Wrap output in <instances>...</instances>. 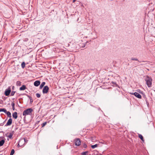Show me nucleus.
<instances>
[{
	"mask_svg": "<svg viewBox=\"0 0 155 155\" xmlns=\"http://www.w3.org/2000/svg\"><path fill=\"white\" fill-rule=\"evenodd\" d=\"M145 80L146 82V84L148 87H151L152 81V79L148 75H147L145 77Z\"/></svg>",
	"mask_w": 155,
	"mask_h": 155,
	"instance_id": "obj_1",
	"label": "nucleus"
},
{
	"mask_svg": "<svg viewBox=\"0 0 155 155\" xmlns=\"http://www.w3.org/2000/svg\"><path fill=\"white\" fill-rule=\"evenodd\" d=\"M32 111L33 110L31 108L27 109L23 111V116H26L28 115H30Z\"/></svg>",
	"mask_w": 155,
	"mask_h": 155,
	"instance_id": "obj_2",
	"label": "nucleus"
},
{
	"mask_svg": "<svg viewBox=\"0 0 155 155\" xmlns=\"http://www.w3.org/2000/svg\"><path fill=\"white\" fill-rule=\"evenodd\" d=\"M11 87H9L7 89H6L5 92V96H8L9 95L11 92Z\"/></svg>",
	"mask_w": 155,
	"mask_h": 155,
	"instance_id": "obj_3",
	"label": "nucleus"
},
{
	"mask_svg": "<svg viewBox=\"0 0 155 155\" xmlns=\"http://www.w3.org/2000/svg\"><path fill=\"white\" fill-rule=\"evenodd\" d=\"M49 88L48 86H45L43 89L42 92L43 94L47 93L48 91Z\"/></svg>",
	"mask_w": 155,
	"mask_h": 155,
	"instance_id": "obj_4",
	"label": "nucleus"
},
{
	"mask_svg": "<svg viewBox=\"0 0 155 155\" xmlns=\"http://www.w3.org/2000/svg\"><path fill=\"white\" fill-rule=\"evenodd\" d=\"M130 94H132V95H135V97H137L138 98H139L140 99L141 98V95L138 93L135 92L134 93H131Z\"/></svg>",
	"mask_w": 155,
	"mask_h": 155,
	"instance_id": "obj_5",
	"label": "nucleus"
},
{
	"mask_svg": "<svg viewBox=\"0 0 155 155\" xmlns=\"http://www.w3.org/2000/svg\"><path fill=\"white\" fill-rule=\"evenodd\" d=\"M75 145L77 146H79L81 144V141L79 138L75 140Z\"/></svg>",
	"mask_w": 155,
	"mask_h": 155,
	"instance_id": "obj_6",
	"label": "nucleus"
},
{
	"mask_svg": "<svg viewBox=\"0 0 155 155\" xmlns=\"http://www.w3.org/2000/svg\"><path fill=\"white\" fill-rule=\"evenodd\" d=\"M12 120L11 118H9L6 124L5 125V126H10L12 124Z\"/></svg>",
	"mask_w": 155,
	"mask_h": 155,
	"instance_id": "obj_7",
	"label": "nucleus"
},
{
	"mask_svg": "<svg viewBox=\"0 0 155 155\" xmlns=\"http://www.w3.org/2000/svg\"><path fill=\"white\" fill-rule=\"evenodd\" d=\"M40 84V81H37L34 82V85L35 86L37 87Z\"/></svg>",
	"mask_w": 155,
	"mask_h": 155,
	"instance_id": "obj_8",
	"label": "nucleus"
},
{
	"mask_svg": "<svg viewBox=\"0 0 155 155\" xmlns=\"http://www.w3.org/2000/svg\"><path fill=\"white\" fill-rule=\"evenodd\" d=\"M12 117L15 119H16L18 117L17 113L15 112L12 114Z\"/></svg>",
	"mask_w": 155,
	"mask_h": 155,
	"instance_id": "obj_9",
	"label": "nucleus"
},
{
	"mask_svg": "<svg viewBox=\"0 0 155 155\" xmlns=\"http://www.w3.org/2000/svg\"><path fill=\"white\" fill-rule=\"evenodd\" d=\"M90 140H91V141L93 142L96 141L97 140L96 137L94 136L91 137L90 138Z\"/></svg>",
	"mask_w": 155,
	"mask_h": 155,
	"instance_id": "obj_10",
	"label": "nucleus"
},
{
	"mask_svg": "<svg viewBox=\"0 0 155 155\" xmlns=\"http://www.w3.org/2000/svg\"><path fill=\"white\" fill-rule=\"evenodd\" d=\"M26 88V86L25 85H23L20 88L19 90L20 91H23L25 90Z\"/></svg>",
	"mask_w": 155,
	"mask_h": 155,
	"instance_id": "obj_11",
	"label": "nucleus"
},
{
	"mask_svg": "<svg viewBox=\"0 0 155 155\" xmlns=\"http://www.w3.org/2000/svg\"><path fill=\"white\" fill-rule=\"evenodd\" d=\"M24 142V140L23 139H20L19 141V143L20 144V146H22L23 144H25V143L23 144H22Z\"/></svg>",
	"mask_w": 155,
	"mask_h": 155,
	"instance_id": "obj_12",
	"label": "nucleus"
},
{
	"mask_svg": "<svg viewBox=\"0 0 155 155\" xmlns=\"http://www.w3.org/2000/svg\"><path fill=\"white\" fill-rule=\"evenodd\" d=\"M45 82H43L41 83L40 86V89H41L42 88V87H44L45 85Z\"/></svg>",
	"mask_w": 155,
	"mask_h": 155,
	"instance_id": "obj_13",
	"label": "nucleus"
},
{
	"mask_svg": "<svg viewBox=\"0 0 155 155\" xmlns=\"http://www.w3.org/2000/svg\"><path fill=\"white\" fill-rule=\"evenodd\" d=\"M5 113L7 114L8 117L11 118L12 117L11 113L10 112L7 111Z\"/></svg>",
	"mask_w": 155,
	"mask_h": 155,
	"instance_id": "obj_14",
	"label": "nucleus"
},
{
	"mask_svg": "<svg viewBox=\"0 0 155 155\" xmlns=\"http://www.w3.org/2000/svg\"><path fill=\"white\" fill-rule=\"evenodd\" d=\"M5 140H2L0 141V147L3 146Z\"/></svg>",
	"mask_w": 155,
	"mask_h": 155,
	"instance_id": "obj_15",
	"label": "nucleus"
},
{
	"mask_svg": "<svg viewBox=\"0 0 155 155\" xmlns=\"http://www.w3.org/2000/svg\"><path fill=\"white\" fill-rule=\"evenodd\" d=\"M138 137L139 138H140V139L142 140V141H144V140L143 136H142L141 134H139Z\"/></svg>",
	"mask_w": 155,
	"mask_h": 155,
	"instance_id": "obj_16",
	"label": "nucleus"
},
{
	"mask_svg": "<svg viewBox=\"0 0 155 155\" xmlns=\"http://www.w3.org/2000/svg\"><path fill=\"white\" fill-rule=\"evenodd\" d=\"M13 133L14 132H12V133H10L9 135L8 136V137H9L10 139H11L13 135Z\"/></svg>",
	"mask_w": 155,
	"mask_h": 155,
	"instance_id": "obj_17",
	"label": "nucleus"
},
{
	"mask_svg": "<svg viewBox=\"0 0 155 155\" xmlns=\"http://www.w3.org/2000/svg\"><path fill=\"white\" fill-rule=\"evenodd\" d=\"M26 95L29 98V99L30 100V103H31V104L32 103V102H33L32 99V97H31L30 96H29V95H27V94H26Z\"/></svg>",
	"mask_w": 155,
	"mask_h": 155,
	"instance_id": "obj_18",
	"label": "nucleus"
},
{
	"mask_svg": "<svg viewBox=\"0 0 155 155\" xmlns=\"http://www.w3.org/2000/svg\"><path fill=\"white\" fill-rule=\"evenodd\" d=\"M7 111L6 110L5 108H1L0 109V112H3L4 113H5Z\"/></svg>",
	"mask_w": 155,
	"mask_h": 155,
	"instance_id": "obj_19",
	"label": "nucleus"
},
{
	"mask_svg": "<svg viewBox=\"0 0 155 155\" xmlns=\"http://www.w3.org/2000/svg\"><path fill=\"white\" fill-rule=\"evenodd\" d=\"M21 67L22 68H24L25 67V63L24 62H23L21 64Z\"/></svg>",
	"mask_w": 155,
	"mask_h": 155,
	"instance_id": "obj_20",
	"label": "nucleus"
},
{
	"mask_svg": "<svg viewBox=\"0 0 155 155\" xmlns=\"http://www.w3.org/2000/svg\"><path fill=\"white\" fill-rule=\"evenodd\" d=\"M97 146H98V144H96L94 145H92L91 146V147L92 149H94L95 148L97 147Z\"/></svg>",
	"mask_w": 155,
	"mask_h": 155,
	"instance_id": "obj_21",
	"label": "nucleus"
},
{
	"mask_svg": "<svg viewBox=\"0 0 155 155\" xmlns=\"http://www.w3.org/2000/svg\"><path fill=\"white\" fill-rule=\"evenodd\" d=\"M24 140V142L25 143H27L28 141V140L27 139V138H24L23 139Z\"/></svg>",
	"mask_w": 155,
	"mask_h": 155,
	"instance_id": "obj_22",
	"label": "nucleus"
},
{
	"mask_svg": "<svg viewBox=\"0 0 155 155\" xmlns=\"http://www.w3.org/2000/svg\"><path fill=\"white\" fill-rule=\"evenodd\" d=\"M15 153V150H14L13 149L12 150L11 152L10 153V155H13V154L14 153Z\"/></svg>",
	"mask_w": 155,
	"mask_h": 155,
	"instance_id": "obj_23",
	"label": "nucleus"
},
{
	"mask_svg": "<svg viewBox=\"0 0 155 155\" xmlns=\"http://www.w3.org/2000/svg\"><path fill=\"white\" fill-rule=\"evenodd\" d=\"M87 153V151L83 152L81 153L82 155H86Z\"/></svg>",
	"mask_w": 155,
	"mask_h": 155,
	"instance_id": "obj_24",
	"label": "nucleus"
},
{
	"mask_svg": "<svg viewBox=\"0 0 155 155\" xmlns=\"http://www.w3.org/2000/svg\"><path fill=\"white\" fill-rule=\"evenodd\" d=\"M131 60H134V61H139L138 60V59L137 58H131Z\"/></svg>",
	"mask_w": 155,
	"mask_h": 155,
	"instance_id": "obj_25",
	"label": "nucleus"
},
{
	"mask_svg": "<svg viewBox=\"0 0 155 155\" xmlns=\"http://www.w3.org/2000/svg\"><path fill=\"white\" fill-rule=\"evenodd\" d=\"M46 124H47V122H45L44 123H43L41 124L42 127H44L46 125Z\"/></svg>",
	"mask_w": 155,
	"mask_h": 155,
	"instance_id": "obj_26",
	"label": "nucleus"
},
{
	"mask_svg": "<svg viewBox=\"0 0 155 155\" xmlns=\"http://www.w3.org/2000/svg\"><path fill=\"white\" fill-rule=\"evenodd\" d=\"M36 95L38 98H39L41 96V95L39 93H37Z\"/></svg>",
	"mask_w": 155,
	"mask_h": 155,
	"instance_id": "obj_27",
	"label": "nucleus"
},
{
	"mask_svg": "<svg viewBox=\"0 0 155 155\" xmlns=\"http://www.w3.org/2000/svg\"><path fill=\"white\" fill-rule=\"evenodd\" d=\"M15 93V91H12L11 93V96H13Z\"/></svg>",
	"mask_w": 155,
	"mask_h": 155,
	"instance_id": "obj_28",
	"label": "nucleus"
},
{
	"mask_svg": "<svg viewBox=\"0 0 155 155\" xmlns=\"http://www.w3.org/2000/svg\"><path fill=\"white\" fill-rule=\"evenodd\" d=\"M11 105L12 107H15V104L14 102H12Z\"/></svg>",
	"mask_w": 155,
	"mask_h": 155,
	"instance_id": "obj_29",
	"label": "nucleus"
},
{
	"mask_svg": "<svg viewBox=\"0 0 155 155\" xmlns=\"http://www.w3.org/2000/svg\"><path fill=\"white\" fill-rule=\"evenodd\" d=\"M85 45L84 44H82V45L81 46L82 48H84L85 47Z\"/></svg>",
	"mask_w": 155,
	"mask_h": 155,
	"instance_id": "obj_30",
	"label": "nucleus"
},
{
	"mask_svg": "<svg viewBox=\"0 0 155 155\" xmlns=\"http://www.w3.org/2000/svg\"><path fill=\"white\" fill-rule=\"evenodd\" d=\"M12 107V110H15V108L14 107Z\"/></svg>",
	"mask_w": 155,
	"mask_h": 155,
	"instance_id": "obj_31",
	"label": "nucleus"
},
{
	"mask_svg": "<svg viewBox=\"0 0 155 155\" xmlns=\"http://www.w3.org/2000/svg\"><path fill=\"white\" fill-rule=\"evenodd\" d=\"M14 86H12V90H13V89H14Z\"/></svg>",
	"mask_w": 155,
	"mask_h": 155,
	"instance_id": "obj_32",
	"label": "nucleus"
},
{
	"mask_svg": "<svg viewBox=\"0 0 155 155\" xmlns=\"http://www.w3.org/2000/svg\"><path fill=\"white\" fill-rule=\"evenodd\" d=\"M18 146H20V143H18Z\"/></svg>",
	"mask_w": 155,
	"mask_h": 155,
	"instance_id": "obj_33",
	"label": "nucleus"
},
{
	"mask_svg": "<svg viewBox=\"0 0 155 155\" xmlns=\"http://www.w3.org/2000/svg\"><path fill=\"white\" fill-rule=\"evenodd\" d=\"M3 125V123H2L1 124H0V125L1 126H2Z\"/></svg>",
	"mask_w": 155,
	"mask_h": 155,
	"instance_id": "obj_34",
	"label": "nucleus"
},
{
	"mask_svg": "<svg viewBox=\"0 0 155 155\" xmlns=\"http://www.w3.org/2000/svg\"><path fill=\"white\" fill-rule=\"evenodd\" d=\"M76 0H73V2H75Z\"/></svg>",
	"mask_w": 155,
	"mask_h": 155,
	"instance_id": "obj_35",
	"label": "nucleus"
},
{
	"mask_svg": "<svg viewBox=\"0 0 155 155\" xmlns=\"http://www.w3.org/2000/svg\"><path fill=\"white\" fill-rule=\"evenodd\" d=\"M18 82L20 83V82L19 81H17V83H18Z\"/></svg>",
	"mask_w": 155,
	"mask_h": 155,
	"instance_id": "obj_36",
	"label": "nucleus"
},
{
	"mask_svg": "<svg viewBox=\"0 0 155 155\" xmlns=\"http://www.w3.org/2000/svg\"><path fill=\"white\" fill-rule=\"evenodd\" d=\"M85 146H86V147L87 145H85Z\"/></svg>",
	"mask_w": 155,
	"mask_h": 155,
	"instance_id": "obj_37",
	"label": "nucleus"
},
{
	"mask_svg": "<svg viewBox=\"0 0 155 155\" xmlns=\"http://www.w3.org/2000/svg\"><path fill=\"white\" fill-rule=\"evenodd\" d=\"M0 155H2V154H0Z\"/></svg>",
	"mask_w": 155,
	"mask_h": 155,
	"instance_id": "obj_38",
	"label": "nucleus"
}]
</instances>
